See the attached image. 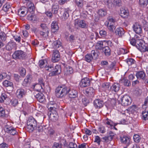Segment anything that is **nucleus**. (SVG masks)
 <instances>
[{"label":"nucleus","mask_w":148,"mask_h":148,"mask_svg":"<svg viewBox=\"0 0 148 148\" xmlns=\"http://www.w3.org/2000/svg\"><path fill=\"white\" fill-rule=\"evenodd\" d=\"M69 89L64 86H59L56 89L55 94L57 98H62L67 95Z\"/></svg>","instance_id":"obj_1"},{"label":"nucleus","mask_w":148,"mask_h":148,"mask_svg":"<svg viewBox=\"0 0 148 148\" xmlns=\"http://www.w3.org/2000/svg\"><path fill=\"white\" fill-rule=\"evenodd\" d=\"M37 124L36 121L33 118H29L27 122V130L29 132H32L36 128Z\"/></svg>","instance_id":"obj_2"},{"label":"nucleus","mask_w":148,"mask_h":148,"mask_svg":"<svg viewBox=\"0 0 148 148\" xmlns=\"http://www.w3.org/2000/svg\"><path fill=\"white\" fill-rule=\"evenodd\" d=\"M136 47L142 52L148 51V46L142 40L140 39V41H138L137 42Z\"/></svg>","instance_id":"obj_3"},{"label":"nucleus","mask_w":148,"mask_h":148,"mask_svg":"<svg viewBox=\"0 0 148 148\" xmlns=\"http://www.w3.org/2000/svg\"><path fill=\"white\" fill-rule=\"evenodd\" d=\"M119 101H121V104L125 106L130 105L131 103L130 97L127 95H124L119 100Z\"/></svg>","instance_id":"obj_4"},{"label":"nucleus","mask_w":148,"mask_h":148,"mask_svg":"<svg viewBox=\"0 0 148 148\" xmlns=\"http://www.w3.org/2000/svg\"><path fill=\"white\" fill-rule=\"evenodd\" d=\"M12 57L13 58L17 59H21L25 57V52L21 50L16 51L13 54Z\"/></svg>","instance_id":"obj_5"},{"label":"nucleus","mask_w":148,"mask_h":148,"mask_svg":"<svg viewBox=\"0 0 148 148\" xmlns=\"http://www.w3.org/2000/svg\"><path fill=\"white\" fill-rule=\"evenodd\" d=\"M60 55L59 51L56 49L53 51L52 55L51 61L53 62H56L59 60Z\"/></svg>","instance_id":"obj_6"},{"label":"nucleus","mask_w":148,"mask_h":148,"mask_svg":"<svg viewBox=\"0 0 148 148\" xmlns=\"http://www.w3.org/2000/svg\"><path fill=\"white\" fill-rule=\"evenodd\" d=\"M5 127L6 131L8 133L13 135L16 134L15 128L12 126L9 123L7 124Z\"/></svg>","instance_id":"obj_7"},{"label":"nucleus","mask_w":148,"mask_h":148,"mask_svg":"<svg viewBox=\"0 0 148 148\" xmlns=\"http://www.w3.org/2000/svg\"><path fill=\"white\" fill-rule=\"evenodd\" d=\"M120 140L122 144H125L127 147L131 143L130 138L127 136H124L120 137Z\"/></svg>","instance_id":"obj_8"},{"label":"nucleus","mask_w":148,"mask_h":148,"mask_svg":"<svg viewBox=\"0 0 148 148\" xmlns=\"http://www.w3.org/2000/svg\"><path fill=\"white\" fill-rule=\"evenodd\" d=\"M90 84V80L88 77H85L82 79L79 85L82 87H85L89 86Z\"/></svg>","instance_id":"obj_9"},{"label":"nucleus","mask_w":148,"mask_h":148,"mask_svg":"<svg viewBox=\"0 0 148 148\" xmlns=\"http://www.w3.org/2000/svg\"><path fill=\"white\" fill-rule=\"evenodd\" d=\"M26 93V91L24 89L20 88L17 89L16 92V95L17 97L21 99L25 96Z\"/></svg>","instance_id":"obj_10"},{"label":"nucleus","mask_w":148,"mask_h":148,"mask_svg":"<svg viewBox=\"0 0 148 148\" xmlns=\"http://www.w3.org/2000/svg\"><path fill=\"white\" fill-rule=\"evenodd\" d=\"M75 25L76 27H79L82 28H85L86 27V23L84 20H81L80 21L78 20H75Z\"/></svg>","instance_id":"obj_11"},{"label":"nucleus","mask_w":148,"mask_h":148,"mask_svg":"<svg viewBox=\"0 0 148 148\" xmlns=\"http://www.w3.org/2000/svg\"><path fill=\"white\" fill-rule=\"evenodd\" d=\"M27 13V9L24 7L19 9L18 12V15L21 17H24Z\"/></svg>","instance_id":"obj_12"},{"label":"nucleus","mask_w":148,"mask_h":148,"mask_svg":"<svg viewBox=\"0 0 148 148\" xmlns=\"http://www.w3.org/2000/svg\"><path fill=\"white\" fill-rule=\"evenodd\" d=\"M103 101L99 99H95L94 102V105L96 108H99L103 106Z\"/></svg>","instance_id":"obj_13"},{"label":"nucleus","mask_w":148,"mask_h":148,"mask_svg":"<svg viewBox=\"0 0 148 148\" xmlns=\"http://www.w3.org/2000/svg\"><path fill=\"white\" fill-rule=\"evenodd\" d=\"M24 0L27 3L28 5V11H29L30 12H33L34 9V6L33 3H32V0Z\"/></svg>","instance_id":"obj_14"},{"label":"nucleus","mask_w":148,"mask_h":148,"mask_svg":"<svg viewBox=\"0 0 148 148\" xmlns=\"http://www.w3.org/2000/svg\"><path fill=\"white\" fill-rule=\"evenodd\" d=\"M120 85L118 83H114L111 86V91L112 92H117L120 89Z\"/></svg>","instance_id":"obj_15"},{"label":"nucleus","mask_w":148,"mask_h":148,"mask_svg":"<svg viewBox=\"0 0 148 148\" xmlns=\"http://www.w3.org/2000/svg\"><path fill=\"white\" fill-rule=\"evenodd\" d=\"M136 75L138 79H145L146 77V75L145 72L143 71H140L137 72Z\"/></svg>","instance_id":"obj_16"},{"label":"nucleus","mask_w":148,"mask_h":148,"mask_svg":"<svg viewBox=\"0 0 148 148\" xmlns=\"http://www.w3.org/2000/svg\"><path fill=\"white\" fill-rule=\"evenodd\" d=\"M61 72V68L59 65H56L55 67L54 70L49 73L50 76H54L60 73Z\"/></svg>","instance_id":"obj_17"},{"label":"nucleus","mask_w":148,"mask_h":148,"mask_svg":"<svg viewBox=\"0 0 148 148\" xmlns=\"http://www.w3.org/2000/svg\"><path fill=\"white\" fill-rule=\"evenodd\" d=\"M49 117L52 121H56L58 119V116L56 111H51L49 113Z\"/></svg>","instance_id":"obj_18"},{"label":"nucleus","mask_w":148,"mask_h":148,"mask_svg":"<svg viewBox=\"0 0 148 148\" xmlns=\"http://www.w3.org/2000/svg\"><path fill=\"white\" fill-rule=\"evenodd\" d=\"M95 90L92 87L87 88L86 90V94L87 96L93 97L94 95Z\"/></svg>","instance_id":"obj_19"},{"label":"nucleus","mask_w":148,"mask_h":148,"mask_svg":"<svg viewBox=\"0 0 148 148\" xmlns=\"http://www.w3.org/2000/svg\"><path fill=\"white\" fill-rule=\"evenodd\" d=\"M35 96L37 100L40 103L44 102L45 101V97L42 93H38Z\"/></svg>","instance_id":"obj_20"},{"label":"nucleus","mask_w":148,"mask_h":148,"mask_svg":"<svg viewBox=\"0 0 148 148\" xmlns=\"http://www.w3.org/2000/svg\"><path fill=\"white\" fill-rule=\"evenodd\" d=\"M134 30L137 34H139L142 32V27L140 25L136 24L133 27Z\"/></svg>","instance_id":"obj_21"},{"label":"nucleus","mask_w":148,"mask_h":148,"mask_svg":"<svg viewBox=\"0 0 148 148\" xmlns=\"http://www.w3.org/2000/svg\"><path fill=\"white\" fill-rule=\"evenodd\" d=\"M72 12V10L69 8L65 9L64 10V13L62 16V18L63 20H66L69 16V14Z\"/></svg>","instance_id":"obj_22"},{"label":"nucleus","mask_w":148,"mask_h":148,"mask_svg":"<svg viewBox=\"0 0 148 148\" xmlns=\"http://www.w3.org/2000/svg\"><path fill=\"white\" fill-rule=\"evenodd\" d=\"M69 96L70 98H75L77 96V91L75 90H70L68 93Z\"/></svg>","instance_id":"obj_23"},{"label":"nucleus","mask_w":148,"mask_h":148,"mask_svg":"<svg viewBox=\"0 0 148 148\" xmlns=\"http://www.w3.org/2000/svg\"><path fill=\"white\" fill-rule=\"evenodd\" d=\"M27 19L32 22H34L37 20V17L36 15L33 14H29L27 17Z\"/></svg>","instance_id":"obj_24"},{"label":"nucleus","mask_w":148,"mask_h":148,"mask_svg":"<svg viewBox=\"0 0 148 148\" xmlns=\"http://www.w3.org/2000/svg\"><path fill=\"white\" fill-rule=\"evenodd\" d=\"M115 32L116 35L119 36H122L124 34L125 32L123 28L119 27L116 29Z\"/></svg>","instance_id":"obj_25"},{"label":"nucleus","mask_w":148,"mask_h":148,"mask_svg":"<svg viewBox=\"0 0 148 148\" xmlns=\"http://www.w3.org/2000/svg\"><path fill=\"white\" fill-rule=\"evenodd\" d=\"M51 31L53 32H55L59 29V27L57 23L54 21L53 22L51 25Z\"/></svg>","instance_id":"obj_26"},{"label":"nucleus","mask_w":148,"mask_h":148,"mask_svg":"<svg viewBox=\"0 0 148 148\" xmlns=\"http://www.w3.org/2000/svg\"><path fill=\"white\" fill-rule=\"evenodd\" d=\"M16 46V44L14 42H9L6 46V48L8 51H10L14 48H15Z\"/></svg>","instance_id":"obj_27"},{"label":"nucleus","mask_w":148,"mask_h":148,"mask_svg":"<svg viewBox=\"0 0 148 148\" xmlns=\"http://www.w3.org/2000/svg\"><path fill=\"white\" fill-rule=\"evenodd\" d=\"M104 43L103 41H98L97 43L95 45V47L97 49L101 50L102 49L103 47L105 46L104 45Z\"/></svg>","instance_id":"obj_28"},{"label":"nucleus","mask_w":148,"mask_h":148,"mask_svg":"<svg viewBox=\"0 0 148 148\" xmlns=\"http://www.w3.org/2000/svg\"><path fill=\"white\" fill-rule=\"evenodd\" d=\"M55 106H56V104L55 103L50 102L47 105V107L48 109L51 111L53 112L55 111L56 108Z\"/></svg>","instance_id":"obj_29"},{"label":"nucleus","mask_w":148,"mask_h":148,"mask_svg":"<svg viewBox=\"0 0 148 148\" xmlns=\"http://www.w3.org/2000/svg\"><path fill=\"white\" fill-rule=\"evenodd\" d=\"M105 123L109 127H112L113 126H115L118 124V123H114L112 121L108 118H107L105 121Z\"/></svg>","instance_id":"obj_30"},{"label":"nucleus","mask_w":148,"mask_h":148,"mask_svg":"<svg viewBox=\"0 0 148 148\" xmlns=\"http://www.w3.org/2000/svg\"><path fill=\"white\" fill-rule=\"evenodd\" d=\"M105 24L108 29L111 31L113 32L114 29L115 28V26L113 24H109V22L107 21L105 22Z\"/></svg>","instance_id":"obj_31"},{"label":"nucleus","mask_w":148,"mask_h":148,"mask_svg":"<svg viewBox=\"0 0 148 148\" xmlns=\"http://www.w3.org/2000/svg\"><path fill=\"white\" fill-rule=\"evenodd\" d=\"M120 15L121 17L124 18H126L129 15L128 12L127 10L122 8L121 10Z\"/></svg>","instance_id":"obj_32"},{"label":"nucleus","mask_w":148,"mask_h":148,"mask_svg":"<svg viewBox=\"0 0 148 148\" xmlns=\"http://www.w3.org/2000/svg\"><path fill=\"white\" fill-rule=\"evenodd\" d=\"M59 6L58 5H53L52 7L51 12L54 14H57L58 12Z\"/></svg>","instance_id":"obj_33"},{"label":"nucleus","mask_w":148,"mask_h":148,"mask_svg":"<svg viewBox=\"0 0 148 148\" xmlns=\"http://www.w3.org/2000/svg\"><path fill=\"white\" fill-rule=\"evenodd\" d=\"M102 86L103 88L105 89L106 92H108L110 91H111V86L110 87L109 83H103L102 84Z\"/></svg>","instance_id":"obj_34"},{"label":"nucleus","mask_w":148,"mask_h":148,"mask_svg":"<svg viewBox=\"0 0 148 148\" xmlns=\"http://www.w3.org/2000/svg\"><path fill=\"white\" fill-rule=\"evenodd\" d=\"M98 14L100 16H104L107 14V11L105 9H101L99 10L98 12Z\"/></svg>","instance_id":"obj_35"},{"label":"nucleus","mask_w":148,"mask_h":148,"mask_svg":"<svg viewBox=\"0 0 148 148\" xmlns=\"http://www.w3.org/2000/svg\"><path fill=\"white\" fill-rule=\"evenodd\" d=\"M39 33L41 37L46 38L48 36L49 31L40 30L39 32Z\"/></svg>","instance_id":"obj_36"},{"label":"nucleus","mask_w":148,"mask_h":148,"mask_svg":"<svg viewBox=\"0 0 148 148\" xmlns=\"http://www.w3.org/2000/svg\"><path fill=\"white\" fill-rule=\"evenodd\" d=\"M73 72L72 68L70 66L67 67L64 70V73L66 75H69Z\"/></svg>","instance_id":"obj_37"},{"label":"nucleus","mask_w":148,"mask_h":148,"mask_svg":"<svg viewBox=\"0 0 148 148\" xmlns=\"http://www.w3.org/2000/svg\"><path fill=\"white\" fill-rule=\"evenodd\" d=\"M61 46V43L59 40L55 41L53 43V46L54 48H58Z\"/></svg>","instance_id":"obj_38"},{"label":"nucleus","mask_w":148,"mask_h":148,"mask_svg":"<svg viewBox=\"0 0 148 148\" xmlns=\"http://www.w3.org/2000/svg\"><path fill=\"white\" fill-rule=\"evenodd\" d=\"M103 51L106 56H108L111 54V50L108 47H105L104 48Z\"/></svg>","instance_id":"obj_39"},{"label":"nucleus","mask_w":148,"mask_h":148,"mask_svg":"<svg viewBox=\"0 0 148 148\" xmlns=\"http://www.w3.org/2000/svg\"><path fill=\"white\" fill-rule=\"evenodd\" d=\"M3 84L4 86L6 87L8 86L13 87V84L12 83L7 80H5L4 82H3Z\"/></svg>","instance_id":"obj_40"},{"label":"nucleus","mask_w":148,"mask_h":148,"mask_svg":"<svg viewBox=\"0 0 148 148\" xmlns=\"http://www.w3.org/2000/svg\"><path fill=\"white\" fill-rule=\"evenodd\" d=\"M11 6L9 3H7L3 6V10L5 12H7L9 11L11 9Z\"/></svg>","instance_id":"obj_41"},{"label":"nucleus","mask_w":148,"mask_h":148,"mask_svg":"<svg viewBox=\"0 0 148 148\" xmlns=\"http://www.w3.org/2000/svg\"><path fill=\"white\" fill-rule=\"evenodd\" d=\"M139 4L143 7H145L147 6L148 3V0H139Z\"/></svg>","instance_id":"obj_42"},{"label":"nucleus","mask_w":148,"mask_h":148,"mask_svg":"<svg viewBox=\"0 0 148 148\" xmlns=\"http://www.w3.org/2000/svg\"><path fill=\"white\" fill-rule=\"evenodd\" d=\"M125 61L129 65H131L135 62L134 59L131 58L127 59L125 60Z\"/></svg>","instance_id":"obj_43"},{"label":"nucleus","mask_w":148,"mask_h":148,"mask_svg":"<svg viewBox=\"0 0 148 148\" xmlns=\"http://www.w3.org/2000/svg\"><path fill=\"white\" fill-rule=\"evenodd\" d=\"M121 81L123 83V84L125 86H129L131 85V83L130 81L128 79L124 78L121 80ZM120 82L121 81H120Z\"/></svg>","instance_id":"obj_44"},{"label":"nucleus","mask_w":148,"mask_h":148,"mask_svg":"<svg viewBox=\"0 0 148 148\" xmlns=\"http://www.w3.org/2000/svg\"><path fill=\"white\" fill-rule=\"evenodd\" d=\"M85 60L88 62H90L92 60L93 58L92 55L90 54H88L86 55L85 57Z\"/></svg>","instance_id":"obj_45"},{"label":"nucleus","mask_w":148,"mask_h":148,"mask_svg":"<svg viewBox=\"0 0 148 148\" xmlns=\"http://www.w3.org/2000/svg\"><path fill=\"white\" fill-rule=\"evenodd\" d=\"M104 2L105 4L109 8H111L112 6V3L110 0H104Z\"/></svg>","instance_id":"obj_46"},{"label":"nucleus","mask_w":148,"mask_h":148,"mask_svg":"<svg viewBox=\"0 0 148 148\" xmlns=\"http://www.w3.org/2000/svg\"><path fill=\"white\" fill-rule=\"evenodd\" d=\"M140 39H135L134 38H132L130 40V44L133 46H135L136 47L137 46V41H140Z\"/></svg>","instance_id":"obj_47"},{"label":"nucleus","mask_w":148,"mask_h":148,"mask_svg":"<svg viewBox=\"0 0 148 148\" xmlns=\"http://www.w3.org/2000/svg\"><path fill=\"white\" fill-rule=\"evenodd\" d=\"M102 139L103 142L108 144L110 143V142L112 140L107 136L103 137Z\"/></svg>","instance_id":"obj_48"},{"label":"nucleus","mask_w":148,"mask_h":148,"mask_svg":"<svg viewBox=\"0 0 148 148\" xmlns=\"http://www.w3.org/2000/svg\"><path fill=\"white\" fill-rule=\"evenodd\" d=\"M142 116L144 119L146 120L148 119V111L145 110L143 111L142 113Z\"/></svg>","instance_id":"obj_49"},{"label":"nucleus","mask_w":148,"mask_h":148,"mask_svg":"<svg viewBox=\"0 0 148 148\" xmlns=\"http://www.w3.org/2000/svg\"><path fill=\"white\" fill-rule=\"evenodd\" d=\"M115 134L113 132H112L110 131L108 132V135L107 136L112 140L113 138L115 136Z\"/></svg>","instance_id":"obj_50"},{"label":"nucleus","mask_w":148,"mask_h":148,"mask_svg":"<svg viewBox=\"0 0 148 148\" xmlns=\"http://www.w3.org/2000/svg\"><path fill=\"white\" fill-rule=\"evenodd\" d=\"M45 68L46 70L49 71H51L53 69V65L48 66L46 65Z\"/></svg>","instance_id":"obj_51"},{"label":"nucleus","mask_w":148,"mask_h":148,"mask_svg":"<svg viewBox=\"0 0 148 148\" xmlns=\"http://www.w3.org/2000/svg\"><path fill=\"white\" fill-rule=\"evenodd\" d=\"M62 144L57 143H54L52 146V148H62Z\"/></svg>","instance_id":"obj_52"},{"label":"nucleus","mask_w":148,"mask_h":148,"mask_svg":"<svg viewBox=\"0 0 148 148\" xmlns=\"http://www.w3.org/2000/svg\"><path fill=\"white\" fill-rule=\"evenodd\" d=\"M37 130L39 132H42L44 131L45 133V130H46L45 127H43L42 126H40L37 127Z\"/></svg>","instance_id":"obj_53"},{"label":"nucleus","mask_w":148,"mask_h":148,"mask_svg":"<svg viewBox=\"0 0 148 148\" xmlns=\"http://www.w3.org/2000/svg\"><path fill=\"white\" fill-rule=\"evenodd\" d=\"M40 27L42 29L41 30L49 31L48 28L45 24H41Z\"/></svg>","instance_id":"obj_54"},{"label":"nucleus","mask_w":148,"mask_h":148,"mask_svg":"<svg viewBox=\"0 0 148 148\" xmlns=\"http://www.w3.org/2000/svg\"><path fill=\"white\" fill-rule=\"evenodd\" d=\"M6 37L5 34L2 33H0V40L4 41L6 40Z\"/></svg>","instance_id":"obj_55"},{"label":"nucleus","mask_w":148,"mask_h":148,"mask_svg":"<svg viewBox=\"0 0 148 148\" xmlns=\"http://www.w3.org/2000/svg\"><path fill=\"white\" fill-rule=\"evenodd\" d=\"M107 32L105 30H102L99 32L100 36L102 37L105 38L107 35Z\"/></svg>","instance_id":"obj_56"},{"label":"nucleus","mask_w":148,"mask_h":148,"mask_svg":"<svg viewBox=\"0 0 148 148\" xmlns=\"http://www.w3.org/2000/svg\"><path fill=\"white\" fill-rule=\"evenodd\" d=\"M107 19L108 21V22H109V23H110V24H112V23H114L115 22V19L112 16H108L107 18Z\"/></svg>","instance_id":"obj_57"},{"label":"nucleus","mask_w":148,"mask_h":148,"mask_svg":"<svg viewBox=\"0 0 148 148\" xmlns=\"http://www.w3.org/2000/svg\"><path fill=\"white\" fill-rule=\"evenodd\" d=\"M45 62H46V61L45 60H41L39 61V66L40 68H42L44 66Z\"/></svg>","instance_id":"obj_58"},{"label":"nucleus","mask_w":148,"mask_h":148,"mask_svg":"<svg viewBox=\"0 0 148 148\" xmlns=\"http://www.w3.org/2000/svg\"><path fill=\"white\" fill-rule=\"evenodd\" d=\"M83 132L88 136L90 135L92 133V132L89 130L87 128H85L83 130Z\"/></svg>","instance_id":"obj_59"},{"label":"nucleus","mask_w":148,"mask_h":148,"mask_svg":"<svg viewBox=\"0 0 148 148\" xmlns=\"http://www.w3.org/2000/svg\"><path fill=\"white\" fill-rule=\"evenodd\" d=\"M133 138L134 141L136 143H138L140 141L139 136L137 135H134L133 136Z\"/></svg>","instance_id":"obj_60"},{"label":"nucleus","mask_w":148,"mask_h":148,"mask_svg":"<svg viewBox=\"0 0 148 148\" xmlns=\"http://www.w3.org/2000/svg\"><path fill=\"white\" fill-rule=\"evenodd\" d=\"M11 104L14 106H16L18 104V101L17 99H13L11 102Z\"/></svg>","instance_id":"obj_61"},{"label":"nucleus","mask_w":148,"mask_h":148,"mask_svg":"<svg viewBox=\"0 0 148 148\" xmlns=\"http://www.w3.org/2000/svg\"><path fill=\"white\" fill-rule=\"evenodd\" d=\"M75 3L77 6L81 7L82 6L83 0H75Z\"/></svg>","instance_id":"obj_62"},{"label":"nucleus","mask_w":148,"mask_h":148,"mask_svg":"<svg viewBox=\"0 0 148 148\" xmlns=\"http://www.w3.org/2000/svg\"><path fill=\"white\" fill-rule=\"evenodd\" d=\"M115 65V64L114 63L112 62L109 66L106 68V70L110 71L111 70L113 69Z\"/></svg>","instance_id":"obj_63"},{"label":"nucleus","mask_w":148,"mask_h":148,"mask_svg":"<svg viewBox=\"0 0 148 148\" xmlns=\"http://www.w3.org/2000/svg\"><path fill=\"white\" fill-rule=\"evenodd\" d=\"M69 148H77V145L73 142H70L69 144Z\"/></svg>","instance_id":"obj_64"}]
</instances>
